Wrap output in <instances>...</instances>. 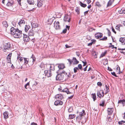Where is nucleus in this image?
Returning <instances> with one entry per match:
<instances>
[{"label":"nucleus","instance_id":"51","mask_svg":"<svg viewBox=\"0 0 125 125\" xmlns=\"http://www.w3.org/2000/svg\"><path fill=\"white\" fill-rule=\"evenodd\" d=\"M31 57L32 59L33 62H35V61L36 59L34 57L33 54L32 55Z\"/></svg>","mask_w":125,"mask_h":125},{"label":"nucleus","instance_id":"14","mask_svg":"<svg viewBox=\"0 0 125 125\" xmlns=\"http://www.w3.org/2000/svg\"><path fill=\"white\" fill-rule=\"evenodd\" d=\"M4 48L5 49H8L10 47V43H6L4 44Z\"/></svg>","mask_w":125,"mask_h":125},{"label":"nucleus","instance_id":"1","mask_svg":"<svg viewBox=\"0 0 125 125\" xmlns=\"http://www.w3.org/2000/svg\"><path fill=\"white\" fill-rule=\"evenodd\" d=\"M10 33L15 38H20L22 36V31L18 29H15L13 27H12L10 29Z\"/></svg>","mask_w":125,"mask_h":125},{"label":"nucleus","instance_id":"22","mask_svg":"<svg viewBox=\"0 0 125 125\" xmlns=\"http://www.w3.org/2000/svg\"><path fill=\"white\" fill-rule=\"evenodd\" d=\"M118 12L120 14H125V8H122L121 10H119Z\"/></svg>","mask_w":125,"mask_h":125},{"label":"nucleus","instance_id":"62","mask_svg":"<svg viewBox=\"0 0 125 125\" xmlns=\"http://www.w3.org/2000/svg\"><path fill=\"white\" fill-rule=\"evenodd\" d=\"M109 47L111 48L112 47V49L114 48V45H109Z\"/></svg>","mask_w":125,"mask_h":125},{"label":"nucleus","instance_id":"16","mask_svg":"<svg viewBox=\"0 0 125 125\" xmlns=\"http://www.w3.org/2000/svg\"><path fill=\"white\" fill-rule=\"evenodd\" d=\"M12 53H10L7 56V59L8 61V62L11 63V56Z\"/></svg>","mask_w":125,"mask_h":125},{"label":"nucleus","instance_id":"41","mask_svg":"<svg viewBox=\"0 0 125 125\" xmlns=\"http://www.w3.org/2000/svg\"><path fill=\"white\" fill-rule=\"evenodd\" d=\"M75 115H70L69 117L70 119H73L75 117Z\"/></svg>","mask_w":125,"mask_h":125},{"label":"nucleus","instance_id":"61","mask_svg":"<svg viewBox=\"0 0 125 125\" xmlns=\"http://www.w3.org/2000/svg\"><path fill=\"white\" fill-rule=\"evenodd\" d=\"M71 75L69 73H68V74L67 77L68 78L71 77Z\"/></svg>","mask_w":125,"mask_h":125},{"label":"nucleus","instance_id":"29","mask_svg":"<svg viewBox=\"0 0 125 125\" xmlns=\"http://www.w3.org/2000/svg\"><path fill=\"white\" fill-rule=\"evenodd\" d=\"M25 22L24 21V20H21V21H19L18 24L20 26L22 24H24L25 23Z\"/></svg>","mask_w":125,"mask_h":125},{"label":"nucleus","instance_id":"35","mask_svg":"<svg viewBox=\"0 0 125 125\" xmlns=\"http://www.w3.org/2000/svg\"><path fill=\"white\" fill-rule=\"evenodd\" d=\"M80 2V5L83 8H85L86 6L87 5L86 4H84L81 2Z\"/></svg>","mask_w":125,"mask_h":125},{"label":"nucleus","instance_id":"39","mask_svg":"<svg viewBox=\"0 0 125 125\" xmlns=\"http://www.w3.org/2000/svg\"><path fill=\"white\" fill-rule=\"evenodd\" d=\"M68 111L70 113L73 112V107H71L68 109Z\"/></svg>","mask_w":125,"mask_h":125},{"label":"nucleus","instance_id":"17","mask_svg":"<svg viewBox=\"0 0 125 125\" xmlns=\"http://www.w3.org/2000/svg\"><path fill=\"white\" fill-rule=\"evenodd\" d=\"M38 83L36 81H34V83L32 85V90H34L36 89V85Z\"/></svg>","mask_w":125,"mask_h":125},{"label":"nucleus","instance_id":"46","mask_svg":"<svg viewBox=\"0 0 125 125\" xmlns=\"http://www.w3.org/2000/svg\"><path fill=\"white\" fill-rule=\"evenodd\" d=\"M122 25H117L116 27V29L117 30H120V26H122Z\"/></svg>","mask_w":125,"mask_h":125},{"label":"nucleus","instance_id":"53","mask_svg":"<svg viewBox=\"0 0 125 125\" xmlns=\"http://www.w3.org/2000/svg\"><path fill=\"white\" fill-rule=\"evenodd\" d=\"M62 74L63 73L65 75V76H67V75L68 73H67L66 72L64 71H62Z\"/></svg>","mask_w":125,"mask_h":125},{"label":"nucleus","instance_id":"47","mask_svg":"<svg viewBox=\"0 0 125 125\" xmlns=\"http://www.w3.org/2000/svg\"><path fill=\"white\" fill-rule=\"evenodd\" d=\"M78 70V68L77 67H75L74 68V72L75 73L77 72V70Z\"/></svg>","mask_w":125,"mask_h":125},{"label":"nucleus","instance_id":"23","mask_svg":"<svg viewBox=\"0 0 125 125\" xmlns=\"http://www.w3.org/2000/svg\"><path fill=\"white\" fill-rule=\"evenodd\" d=\"M118 104H122L123 106H124L125 104V100L122 99L118 101Z\"/></svg>","mask_w":125,"mask_h":125},{"label":"nucleus","instance_id":"12","mask_svg":"<svg viewBox=\"0 0 125 125\" xmlns=\"http://www.w3.org/2000/svg\"><path fill=\"white\" fill-rule=\"evenodd\" d=\"M63 104V102L62 101H60V100H57L55 101L54 102V105H61Z\"/></svg>","mask_w":125,"mask_h":125},{"label":"nucleus","instance_id":"57","mask_svg":"<svg viewBox=\"0 0 125 125\" xmlns=\"http://www.w3.org/2000/svg\"><path fill=\"white\" fill-rule=\"evenodd\" d=\"M84 0L86 1L88 4H89L91 2V0Z\"/></svg>","mask_w":125,"mask_h":125},{"label":"nucleus","instance_id":"52","mask_svg":"<svg viewBox=\"0 0 125 125\" xmlns=\"http://www.w3.org/2000/svg\"><path fill=\"white\" fill-rule=\"evenodd\" d=\"M108 31V34L109 36H110L111 35V32L108 29H107Z\"/></svg>","mask_w":125,"mask_h":125},{"label":"nucleus","instance_id":"40","mask_svg":"<svg viewBox=\"0 0 125 125\" xmlns=\"http://www.w3.org/2000/svg\"><path fill=\"white\" fill-rule=\"evenodd\" d=\"M92 95H93V100L94 101L96 99V94L95 93H94L93 94H92Z\"/></svg>","mask_w":125,"mask_h":125},{"label":"nucleus","instance_id":"30","mask_svg":"<svg viewBox=\"0 0 125 125\" xmlns=\"http://www.w3.org/2000/svg\"><path fill=\"white\" fill-rule=\"evenodd\" d=\"M114 0H110L107 5V7L109 6H111L113 3L114 2Z\"/></svg>","mask_w":125,"mask_h":125},{"label":"nucleus","instance_id":"25","mask_svg":"<svg viewBox=\"0 0 125 125\" xmlns=\"http://www.w3.org/2000/svg\"><path fill=\"white\" fill-rule=\"evenodd\" d=\"M72 60L73 64H77L79 63V61L77 60L75 57H73Z\"/></svg>","mask_w":125,"mask_h":125},{"label":"nucleus","instance_id":"42","mask_svg":"<svg viewBox=\"0 0 125 125\" xmlns=\"http://www.w3.org/2000/svg\"><path fill=\"white\" fill-rule=\"evenodd\" d=\"M95 4L96 6H97L98 7H101V4L98 2H96L95 3Z\"/></svg>","mask_w":125,"mask_h":125},{"label":"nucleus","instance_id":"58","mask_svg":"<svg viewBox=\"0 0 125 125\" xmlns=\"http://www.w3.org/2000/svg\"><path fill=\"white\" fill-rule=\"evenodd\" d=\"M123 123H125V121H119L118 122V124L119 125H121Z\"/></svg>","mask_w":125,"mask_h":125},{"label":"nucleus","instance_id":"43","mask_svg":"<svg viewBox=\"0 0 125 125\" xmlns=\"http://www.w3.org/2000/svg\"><path fill=\"white\" fill-rule=\"evenodd\" d=\"M105 103V101H101V103H100L99 105L100 106H104Z\"/></svg>","mask_w":125,"mask_h":125},{"label":"nucleus","instance_id":"50","mask_svg":"<svg viewBox=\"0 0 125 125\" xmlns=\"http://www.w3.org/2000/svg\"><path fill=\"white\" fill-rule=\"evenodd\" d=\"M78 67L81 70L82 69V67L81 64H79L78 65Z\"/></svg>","mask_w":125,"mask_h":125},{"label":"nucleus","instance_id":"64","mask_svg":"<svg viewBox=\"0 0 125 125\" xmlns=\"http://www.w3.org/2000/svg\"><path fill=\"white\" fill-rule=\"evenodd\" d=\"M112 30L113 32H114L116 34V32L115 31L113 27L112 28Z\"/></svg>","mask_w":125,"mask_h":125},{"label":"nucleus","instance_id":"49","mask_svg":"<svg viewBox=\"0 0 125 125\" xmlns=\"http://www.w3.org/2000/svg\"><path fill=\"white\" fill-rule=\"evenodd\" d=\"M111 74L113 76H115V77H117L116 75L115 74V72H113L111 73Z\"/></svg>","mask_w":125,"mask_h":125},{"label":"nucleus","instance_id":"9","mask_svg":"<svg viewBox=\"0 0 125 125\" xmlns=\"http://www.w3.org/2000/svg\"><path fill=\"white\" fill-rule=\"evenodd\" d=\"M103 34L100 32H97L95 33V36L96 38L99 39L101 38L103 36Z\"/></svg>","mask_w":125,"mask_h":125},{"label":"nucleus","instance_id":"63","mask_svg":"<svg viewBox=\"0 0 125 125\" xmlns=\"http://www.w3.org/2000/svg\"><path fill=\"white\" fill-rule=\"evenodd\" d=\"M73 97V95H72L68 97V99H72Z\"/></svg>","mask_w":125,"mask_h":125},{"label":"nucleus","instance_id":"28","mask_svg":"<svg viewBox=\"0 0 125 125\" xmlns=\"http://www.w3.org/2000/svg\"><path fill=\"white\" fill-rule=\"evenodd\" d=\"M18 56L17 57V60L18 61H20V62H21L23 60V57H21L20 54H18Z\"/></svg>","mask_w":125,"mask_h":125},{"label":"nucleus","instance_id":"48","mask_svg":"<svg viewBox=\"0 0 125 125\" xmlns=\"http://www.w3.org/2000/svg\"><path fill=\"white\" fill-rule=\"evenodd\" d=\"M106 92L105 93V94H106L109 91V87H107L106 88Z\"/></svg>","mask_w":125,"mask_h":125},{"label":"nucleus","instance_id":"6","mask_svg":"<svg viewBox=\"0 0 125 125\" xmlns=\"http://www.w3.org/2000/svg\"><path fill=\"white\" fill-rule=\"evenodd\" d=\"M45 76L47 77H51L52 75V72L50 70H45L44 71Z\"/></svg>","mask_w":125,"mask_h":125},{"label":"nucleus","instance_id":"37","mask_svg":"<svg viewBox=\"0 0 125 125\" xmlns=\"http://www.w3.org/2000/svg\"><path fill=\"white\" fill-rule=\"evenodd\" d=\"M106 51H105L104 52H103L101 54L100 58L101 57H103V56H104L106 54Z\"/></svg>","mask_w":125,"mask_h":125},{"label":"nucleus","instance_id":"20","mask_svg":"<svg viewBox=\"0 0 125 125\" xmlns=\"http://www.w3.org/2000/svg\"><path fill=\"white\" fill-rule=\"evenodd\" d=\"M34 34V31L32 29H31L28 33L29 35L30 36H33Z\"/></svg>","mask_w":125,"mask_h":125},{"label":"nucleus","instance_id":"10","mask_svg":"<svg viewBox=\"0 0 125 125\" xmlns=\"http://www.w3.org/2000/svg\"><path fill=\"white\" fill-rule=\"evenodd\" d=\"M55 98L57 100H61L63 98V96L61 94H58L56 95Z\"/></svg>","mask_w":125,"mask_h":125},{"label":"nucleus","instance_id":"31","mask_svg":"<svg viewBox=\"0 0 125 125\" xmlns=\"http://www.w3.org/2000/svg\"><path fill=\"white\" fill-rule=\"evenodd\" d=\"M30 28V27L29 25H26L25 27V30L26 32Z\"/></svg>","mask_w":125,"mask_h":125},{"label":"nucleus","instance_id":"21","mask_svg":"<svg viewBox=\"0 0 125 125\" xmlns=\"http://www.w3.org/2000/svg\"><path fill=\"white\" fill-rule=\"evenodd\" d=\"M119 41L120 42L122 43V45H124L125 44V38H121Z\"/></svg>","mask_w":125,"mask_h":125},{"label":"nucleus","instance_id":"24","mask_svg":"<svg viewBox=\"0 0 125 125\" xmlns=\"http://www.w3.org/2000/svg\"><path fill=\"white\" fill-rule=\"evenodd\" d=\"M27 1L29 4L33 5L34 4V1L33 0H27Z\"/></svg>","mask_w":125,"mask_h":125},{"label":"nucleus","instance_id":"13","mask_svg":"<svg viewBox=\"0 0 125 125\" xmlns=\"http://www.w3.org/2000/svg\"><path fill=\"white\" fill-rule=\"evenodd\" d=\"M59 89V91H60L66 92L68 94H70L71 93L69 91L68 89L66 88H65L63 90H62L60 89Z\"/></svg>","mask_w":125,"mask_h":125},{"label":"nucleus","instance_id":"11","mask_svg":"<svg viewBox=\"0 0 125 125\" xmlns=\"http://www.w3.org/2000/svg\"><path fill=\"white\" fill-rule=\"evenodd\" d=\"M23 40L25 42H29L30 39V38L28 36H27L26 34H23Z\"/></svg>","mask_w":125,"mask_h":125},{"label":"nucleus","instance_id":"59","mask_svg":"<svg viewBox=\"0 0 125 125\" xmlns=\"http://www.w3.org/2000/svg\"><path fill=\"white\" fill-rule=\"evenodd\" d=\"M108 121L109 122H111L112 120V118L110 116L108 117Z\"/></svg>","mask_w":125,"mask_h":125},{"label":"nucleus","instance_id":"36","mask_svg":"<svg viewBox=\"0 0 125 125\" xmlns=\"http://www.w3.org/2000/svg\"><path fill=\"white\" fill-rule=\"evenodd\" d=\"M30 86V82H29L27 83L24 86V87L26 89H28Z\"/></svg>","mask_w":125,"mask_h":125},{"label":"nucleus","instance_id":"56","mask_svg":"<svg viewBox=\"0 0 125 125\" xmlns=\"http://www.w3.org/2000/svg\"><path fill=\"white\" fill-rule=\"evenodd\" d=\"M97 84L98 86H101L102 85V83L100 82H98L97 83Z\"/></svg>","mask_w":125,"mask_h":125},{"label":"nucleus","instance_id":"32","mask_svg":"<svg viewBox=\"0 0 125 125\" xmlns=\"http://www.w3.org/2000/svg\"><path fill=\"white\" fill-rule=\"evenodd\" d=\"M80 9L79 7H77L76 8L75 10V11L77 12V14H79L80 13Z\"/></svg>","mask_w":125,"mask_h":125},{"label":"nucleus","instance_id":"8","mask_svg":"<svg viewBox=\"0 0 125 125\" xmlns=\"http://www.w3.org/2000/svg\"><path fill=\"white\" fill-rule=\"evenodd\" d=\"M71 17L70 15H66L64 17V20L65 21L70 22L71 20Z\"/></svg>","mask_w":125,"mask_h":125},{"label":"nucleus","instance_id":"26","mask_svg":"<svg viewBox=\"0 0 125 125\" xmlns=\"http://www.w3.org/2000/svg\"><path fill=\"white\" fill-rule=\"evenodd\" d=\"M31 25L32 29L37 27L38 26V24L37 23H34L33 22L31 23Z\"/></svg>","mask_w":125,"mask_h":125},{"label":"nucleus","instance_id":"19","mask_svg":"<svg viewBox=\"0 0 125 125\" xmlns=\"http://www.w3.org/2000/svg\"><path fill=\"white\" fill-rule=\"evenodd\" d=\"M3 115L4 118L6 119L9 117V113L7 111H5L3 113Z\"/></svg>","mask_w":125,"mask_h":125},{"label":"nucleus","instance_id":"54","mask_svg":"<svg viewBox=\"0 0 125 125\" xmlns=\"http://www.w3.org/2000/svg\"><path fill=\"white\" fill-rule=\"evenodd\" d=\"M67 60H68L69 62L70 65H71L72 62H73L72 60L69 59H67Z\"/></svg>","mask_w":125,"mask_h":125},{"label":"nucleus","instance_id":"2","mask_svg":"<svg viewBox=\"0 0 125 125\" xmlns=\"http://www.w3.org/2000/svg\"><path fill=\"white\" fill-rule=\"evenodd\" d=\"M2 2L9 7H12L14 3L13 0H3Z\"/></svg>","mask_w":125,"mask_h":125},{"label":"nucleus","instance_id":"5","mask_svg":"<svg viewBox=\"0 0 125 125\" xmlns=\"http://www.w3.org/2000/svg\"><path fill=\"white\" fill-rule=\"evenodd\" d=\"M54 27L56 30H59L60 28L59 22L58 21H55L54 23Z\"/></svg>","mask_w":125,"mask_h":125},{"label":"nucleus","instance_id":"7","mask_svg":"<svg viewBox=\"0 0 125 125\" xmlns=\"http://www.w3.org/2000/svg\"><path fill=\"white\" fill-rule=\"evenodd\" d=\"M84 115H85V111L83 110L82 112H79V115L76 117V118H78L79 120H81L82 119V117Z\"/></svg>","mask_w":125,"mask_h":125},{"label":"nucleus","instance_id":"44","mask_svg":"<svg viewBox=\"0 0 125 125\" xmlns=\"http://www.w3.org/2000/svg\"><path fill=\"white\" fill-rule=\"evenodd\" d=\"M24 63L25 64H27L28 62V58H24Z\"/></svg>","mask_w":125,"mask_h":125},{"label":"nucleus","instance_id":"38","mask_svg":"<svg viewBox=\"0 0 125 125\" xmlns=\"http://www.w3.org/2000/svg\"><path fill=\"white\" fill-rule=\"evenodd\" d=\"M95 29L91 27H89L88 28V31H90V32H92V31L93 30H95Z\"/></svg>","mask_w":125,"mask_h":125},{"label":"nucleus","instance_id":"18","mask_svg":"<svg viewBox=\"0 0 125 125\" xmlns=\"http://www.w3.org/2000/svg\"><path fill=\"white\" fill-rule=\"evenodd\" d=\"M113 108H109L107 109L108 114L109 115H111L113 112Z\"/></svg>","mask_w":125,"mask_h":125},{"label":"nucleus","instance_id":"3","mask_svg":"<svg viewBox=\"0 0 125 125\" xmlns=\"http://www.w3.org/2000/svg\"><path fill=\"white\" fill-rule=\"evenodd\" d=\"M45 65L46 66L47 68L50 69L49 70H50V71H54L55 70V66L53 64H49Z\"/></svg>","mask_w":125,"mask_h":125},{"label":"nucleus","instance_id":"27","mask_svg":"<svg viewBox=\"0 0 125 125\" xmlns=\"http://www.w3.org/2000/svg\"><path fill=\"white\" fill-rule=\"evenodd\" d=\"M58 67L60 69H63L65 67L64 65L62 64H59Z\"/></svg>","mask_w":125,"mask_h":125},{"label":"nucleus","instance_id":"15","mask_svg":"<svg viewBox=\"0 0 125 125\" xmlns=\"http://www.w3.org/2000/svg\"><path fill=\"white\" fill-rule=\"evenodd\" d=\"M100 91L101 92V91L100 90V91H98L97 92V95L100 98L101 97H103L104 96V92L103 91H102V94H101Z\"/></svg>","mask_w":125,"mask_h":125},{"label":"nucleus","instance_id":"34","mask_svg":"<svg viewBox=\"0 0 125 125\" xmlns=\"http://www.w3.org/2000/svg\"><path fill=\"white\" fill-rule=\"evenodd\" d=\"M3 26L4 27H7L8 26V24L7 22L6 21H4L2 22Z\"/></svg>","mask_w":125,"mask_h":125},{"label":"nucleus","instance_id":"55","mask_svg":"<svg viewBox=\"0 0 125 125\" xmlns=\"http://www.w3.org/2000/svg\"><path fill=\"white\" fill-rule=\"evenodd\" d=\"M82 62L83 63V66H85L87 62L86 61H82Z\"/></svg>","mask_w":125,"mask_h":125},{"label":"nucleus","instance_id":"45","mask_svg":"<svg viewBox=\"0 0 125 125\" xmlns=\"http://www.w3.org/2000/svg\"><path fill=\"white\" fill-rule=\"evenodd\" d=\"M107 39V37H106L104 36L103 38L100 39L99 40L100 41H105Z\"/></svg>","mask_w":125,"mask_h":125},{"label":"nucleus","instance_id":"60","mask_svg":"<svg viewBox=\"0 0 125 125\" xmlns=\"http://www.w3.org/2000/svg\"><path fill=\"white\" fill-rule=\"evenodd\" d=\"M67 31V29H64L62 31L63 33H66Z\"/></svg>","mask_w":125,"mask_h":125},{"label":"nucleus","instance_id":"33","mask_svg":"<svg viewBox=\"0 0 125 125\" xmlns=\"http://www.w3.org/2000/svg\"><path fill=\"white\" fill-rule=\"evenodd\" d=\"M42 4L41 3V1L38 0L37 6L38 7H40L42 6Z\"/></svg>","mask_w":125,"mask_h":125},{"label":"nucleus","instance_id":"4","mask_svg":"<svg viewBox=\"0 0 125 125\" xmlns=\"http://www.w3.org/2000/svg\"><path fill=\"white\" fill-rule=\"evenodd\" d=\"M64 78V75L62 73H60L57 74L56 77L57 80L60 81L63 80Z\"/></svg>","mask_w":125,"mask_h":125}]
</instances>
